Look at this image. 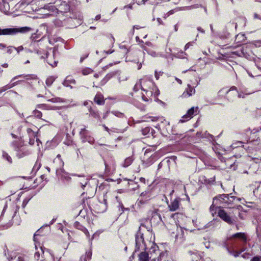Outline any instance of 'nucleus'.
I'll list each match as a JSON object with an SVG mask.
<instances>
[{"label":"nucleus","instance_id":"72a5a7b5","mask_svg":"<svg viewBox=\"0 0 261 261\" xmlns=\"http://www.w3.org/2000/svg\"><path fill=\"white\" fill-rule=\"evenodd\" d=\"M157 20H158V22H159V24H161V23H161V21H161V19H160V18H158L157 19Z\"/></svg>","mask_w":261,"mask_h":261},{"label":"nucleus","instance_id":"cd10ccee","mask_svg":"<svg viewBox=\"0 0 261 261\" xmlns=\"http://www.w3.org/2000/svg\"><path fill=\"white\" fill-rule=\"evenodd\" d=\"M91 115L93 117H95V118L98 117V115L96 113H95L94 112H91Z\"/></svg>","mask_w":261,"mask_h":261},{"label":"nucleus","instance_id":"a211bd4d","mask_svg":"<svg viewBox=\"0 0 261 261\" xmlns=\"http://www.w3.org/2000/svg\"><path fill=\"white\" fill-rule=\"evenodd\" d=\"M3 156L9 163H12V160L11 157L6 153H3Z\"/></svg>","mask_w":261,"mask_h":261},{"label":"nucleus","instance_id":"9d476101","mask_svg":"<svg viewBox=\"0 0 261 261\" xmlns=\"http://www.w3.org/2000/svg\"><path fill=\"white\" fill-rule=\"evenodd\" d=\"M94 101L98 105H102L104 103L103 96L100 94H97L94 98Z\"/></svg>","mask_w":261,"mask_h":261},{"label":"nucleus","instance_id":"0eeeda50","mask_svg":"<svg viewBox=\"0 0 261 261\" xmlns=\"http://www.w3.org/2000/svg\"><path fill=\"white\" fill-rule=\"evenodd\" d=\"M55 52L53 51L52 54L48 55L47 56V61L48 63L52 67L56 66L57 65L58 61L55 59Z\"/></svg>","mask_w":261,"mask_h":261},{"label":"nucleus","instance_id":"79ce46f5","mask_svg":"<svg viewBox=\"0 0 261 261\" xmlns=\"http://www.w3.org/2000/svg\"><path fill=\"white\" fill-rule=\"evenodd\" d=\"M36 236H37L36 235L34 236V241H36Z\"/></svg>","mask_w":261,"mask_h":261},{"label":"nucleus","instance_id":"58836bf2","mask_svg":"<svg viewBox=\"0 0 261 261\" xmlns=\"http://www.w3.org/2000/svg\"><path fill=\"white\" fill-rule=\"evenodd\" d=\"M87 184V181H86L85 182L84 184H82V186L85 187V185H86Z\"/></svg>","mask_w":261,"mask_h":261},{"label":"nucleus","instance_id":"dca6fc26","mask_svg":"<svg viewBox=\"0 0 261 261\" xmlns=\"http://www.w3.org/2000/svg\"><path fill=\"white\" fill-rule=\"evenodd\" d=\"M33 1L34 0H23L20 3H18L17 4L22 5V6H27L31 4Z\"/></svg>","mask_w":261,"mask_h":261},{"label":"nucleus","instance_id":"f257e3e1","mask_svg":"<svg viewBox=\"0 0 261 261\" xmlns=\"http://www.w3.org/2000/svg\"><path fill=\"white\" fill-rule=\"evenodd\" d=\"M140 84L142 89L145 91L148 97L151 96L153 94L155 95L159 94V90L152 81L144 79L140 81Z\"/></svg>","mask_w":261,"mask_h":261},{"label":"nucleus","instance_id":"c756f323","mask_svg":"<svg viewBox=\"0 0 261 261\" xmlns=\"http://www.w3.org/2000/svg\"><path fill=\"white\" fill-rule=\"evenodd\" d=\"M137 66L138 69H140L142 67V63H137Z\"/></svg>","mask_w":261,"mask_h":261},{"label":"nucleus","instance_id":"f704fd0d","mask_svg":"<svg viewBox=\"0 0 261 261\" xmlns=\"http://www.w3.org/2000/svg\"><path fill=\"white\" fill-rule=\"evenodd\" d=\"M100 18V15H97V16H96V17H95V19H96V20H98Z\"/></svg>","mask_w":261,"mask_h":261},{"label":"nucleus","instance_id":"4468645a","mask_svg":"<svg viewBox=\"0 0 261 261\" xmlns=\"http://www.w3.org/2000/svg\"><path fill=\"white\" fill-rule=\"evenodd\" d=\"M44 252L41 247H40V250L36 251L34 255V258L35 259L38 260L40 259L41 256L43 254Z\"/></svg>","mask_w":261,"mask_h":261},{"label":"nucleus","instance_id":"7c9ffc66","mask_svg":"<svg viewBox=\"0 0 261 261\" xmlns=\"http://www.w3.org/2000/svg\"><path fill=\"white\" fill-rule=\"evenodd\" d=\"M46 84L48 85H50L51 83H52V81L49 80V79H48L47 80H46Z\"/></svg>","mask_w":261,"mask_h":261},{"label":"nucleus","instance_id":"423d86ee","mask_svg":"<svg viewBox=\"0 0 261 261\" xmlns=\"http://www.w3.org/2000/svg\"><path fill=\"white\" fill-rule=\"evenodd\" d=\"M219 216L226 222L231 224L232 221L230 217L227 214V213L223 210H219L218 211Z\"/></svg>","mask_w":261,"mask_h":261},{"label":"nucleus","instance_id":"ddd939ff","mask_svg":"<svg viewBox=\"0 0 261 261\" xmlns=\"http://www.w3.org/2000/svg\"><path fill=\"white\" fill-rule=\"evenodd\" d=\"M16 261H29L28 257L24 254H18Z\"/></svg>","mask_w":261,"mask_h":261},{"label":"nucleus","instance_id":"5701e85b","mask_svg":"<svg viewBox=\"0 0 261 261\" xmlns=\"http://www.w3.org/2000/svg\"><path fill=\"white\" fill-rule=\"evenodd\" d=\"M162 74V73L161 72H157L156 71H155V77L156 80H158L160 77V76Z\"/></svg>","mask_w":261,"mask_h":261},{"label":"nucleus","instance_id":"7ed1b4c3","mask_svg":"<svg viewBox=\"0 0 261 261\" xmlns=\"http://www.w3.org/2000/svg\"><path fill=\"white\" fill-rule=\"evenodd\" d=\"M2 1L5 5H8L7 8L4 9L5 13L9 12L10 10V7L17 6L18 8H20L22 6V5L17 4L21 3L19 0H2Z\"/></svg>","mask_w":261,"mask_h":261},{"label":"nucleus","instance_id":"9b49d317","mask_svg":"<svg viewBox=\"0 0 261 261\" xmlns=\"http://www.w3.org/2000/svg\"><path fill=\"white\" fill-rule=\"evenodd\" d=\"M138 257L139 261H148L149 259L148 254L144 252H141Z\"/></svg>","mask_w":261,"mask_h":261},{"label":"nucleus","instance_id":"473e14b6","mask_svg":"<svg viewBox=\"0 0 261 261\" xmlns=\"http://www.w3.org/2000/svg\"><path fill=\"white\" fill-rule=\"evenodd\" d=\"M8 65L7 63H5L4 65H3V67H5V68H7V67H8Z\"/></svg>","mask_w":261,"mask_h":261},{"label":"nucleus","instance_id":"c9c22d12","mask_svg":"<svg viewBox=\"0 0 261 261\" xmlns=\"http://www.w3.org/2000/svg\"><path fill=\"white\" fill-rule=\"evenodd\" d=\"M103 127H104V128H105V130H107V131H108V130H109V128H108V127H107V126H106L105 125H103Z\"/></svg>","mask_w":261,"mask_h":261},{"label":"nucleus","instance_id":"09e8293b","mask_svg":"<svg viewBox=\"0 0 261 261\" xmlns=\"http://www.w3.org/2000/svg\"><path fill=\"white\" fill-rule=\"evenodd\" d=\"M94 76H95L96 77H97V74H95Z\"/></svg>","mask_w":261,"mask_h":261},{"label":"nucleus","instance_id":"393cba45","mask_svg":"<svg viewBox=\"0 0 261 261\" xmlns=\"http://www.w3.org/2000/svg\"><path fill=\"white\" fill-rule=\"evenodd\" d=\"M179 216H181L182 217V214H178V213H176V214H173L172 215V217L173 218V219H177L179 217Z\"/></svg>","mask_w":261,"mask_h":261},{"label":"nucleus","instance_id":"ea45409f","mask_svg":"<svg viewBox=\"0 0 261 261\" xmlns=\"http://www.w3.org/2000/svg\"><path fill=\"white\" fill-rule=\"evenodd\" d=\"M84 232H85V233L86 234H87L88 233V230H87L86 229H85Z\"/></svg>","mask_w":261,"mask_h":261},{"label":"nucleus","instance_id":"f03ea898","mask_svg":"<svg viewBox=\"0 0 261 261\" xmlns=\"http://www.w3.org/2000/svg\"><path fill=\"white\" fill-rule=\"evenodd\" d=\"M31 30V28L24 27L20 28L0 29V35H13L18 33H25Z\"/></svg>","mask_w":261,"mask_h":261},{"label":"nucleus","instance_id":"1a4fd4ad","mask_svg":"<svg viewBox=\"0 0 261 261\" xmlns=\"http://www.w3.org/2000/svg\"><path fill=\"white\" fill-rule=\"evenodd\" d=\"M195 92V90L191 87H189L187 90L182 95L183 97L186 98L192 95Z\"/></svg>","mask_w":261,"mask_h":261},{"label":"nucleus","instance_id":"412c9836","mask_svg":"<svg viewBox=\"0 0 261 261\" xmlns=\"http://www.w3.org/2000/svg\"><path fill=\"white\" fill-rule=\"evenodd\" d=\"M8 5H5L2 0L0 1V9L4 12V9L5 8H7Z\"/></svg>","mask_w":261,"mask_h":261},{"label":"nucleus","instance_id":"37998d69","mask_svg":"<svg viewBox=\"0 0 261 261\" xmlns=\"http://www.w3.org/2000/svg\"><path fill=\"white\" fill-rule=\"evenodd\" d=\"M223 197H225V195H221L220 196V198L223 199Z\"/></svg>","mask_w":261,"mask_h":261},{"label":"nucleus","instance_id":"c03bdc74","mask_svg":"<svg viewBox=\"0 0 261 261\" xmlns=\"http://www.w3.org/2000/svg\"><path fill=\"white\" fill-rule=\"evenodd\" d=\"M130 161V159H127L126 161Z\"/></svg>","mask_w":261,"mask_h":261},{"label":"nucleus","instance_id":"2f4dec72","mask_svg":"<svg viewBox=\"0 0 261 261\" xmlns=\"http://www.w3.org/2000/svg\"><path fill=\"white\" fill-rule=\"evenodd\" d=\"M176 80L177 81V82L179 84H181V81L177 78H176Z\"/></svg>","mask_w":261,"mask_h":261},{"label":"nucleus","instance_id":"b1692460","mask_svg":"<svg viewBox=\"0 0 261 261\" xmlns=\"http://www.w3.org/2000/svg\"><path fill=\"white\" fill-rule=\"evenodd\" d=\"M14 49L17 51V53H19L20 51H22L23 49V47L22 46H20L18 47H14Z\"/></svg>","mask_w":261,"mask_h":261},{"label":"nucleus","instance_id":"3c124183","mask_svg":"<svg viewBox=\"0 0 261 261\" xmlns=\"http://www.w3.org/2000/svg\"><path fill=\"white\" fill-rule=\"evenodd\" d=\"M11 259H12L13 258V256L12 255H11Z\"/></svg>","mask_w":261,"mask_h":261},{"label":"nucleus","instance_id":"4be33fe9","mask_svg":"<svg viewBox=\"0 0 261 261\" xmlns=\"http://www.w3.org/2000/svg\"><path fill=\"white\" fill-rule=\"evenodd\" d=\"M250 261H261V256H254Z\"/></svg>","mask_w":261,"mask_h":261},{"label":"nucleus","instance_id":"49530a36","mask_svg":"<svg viewBox=\"0 0 261 261\" xmlns=\"http://www.w3.org/2000/svg\"><path fill=\"white\" fill-rule=\"evenodd\" d=\"M29 62H29V60H28V61H27L25 62V63H29Z\"/></svg>","mask_w":261,"mask_h":261},{"label":"nucleus","instance_id":"864d4df0","mask_svg":"<svg viewBox=\"0 0 261 261\" xmlns=\"http://www.w3.org/2000/svg\"><path fill=\"white\" fill-rule=\"evenodd\" d=\"M73 83H75L74 80H73Z\"/></svg>","mask_w":261,"mask_h":261},{"label":"nucleus","instance_id":"20e7f679","mask_svg":"<svg viewBox=\"0 0 261 261\" xmlns=\"http://www.w3.org/2000/svg\"><path fill=\"white\" fill-rule=\"evenodd\" d=\"M198 112V108L197 107H192L188 111L186 114L182 116V119H181L180 121L181 122H184L185 121L189 120L192 118H193L194 115L197 114Z\"/></svg>","mask_w":261,"mask_h":261},{"label":"nucleus","instance_id":"6ab92c4d","mask_svg":"<svg viewBox=\"0 0 261 261\" xmlns=\"http://www.w3.org/2000/svg\"><path fill=\"white\" fill-rule=\"evenodd\" d=\"M219 199L217 197L215 198L213 200V203L212 206H211V211L212 212L214 210V207H215V204H218L217 201H218Z\"/></svg>","mask_w":261,"mask_h":261},{"label":"nucleus","instance_id":"6e6552de","mask_svg":"<svg viewBox=\"0 0 261 261\" xmlns=\"http://www.w3.org/2000/svg\"><path fill=\"white\" fill-rule=\"evenodd\" d=\"M179 200L175 199L169 204L168 207L170 211L173 212L176 211L179 208Z\"/></svg>","mask_w":261,"mask_h":261},{"label":"nucleus","instance_id":"a878e982","mask_svg":"<svg viewBox=\"0 0 261 261\" xmlns=\"http://www.w3.org/2000/svg\"><path fill=\"white\" fill-rule=\"evenodd\" d=\"M13 49H14V47L12 46H9L7 48V53L9 54H11Z\"/></svg>","mask_w":261,"mask_h":261},{"label":"nucleus","instance_id":"39448f33","mask_svg":"<svg viewBox=\"0 0 261 261\" xmlns=\"http://www.w3.org/2000/svg\"><path fill=\"white\" fill-rule=\"evenodd\" d=\"M136 247L139 248L142 247L144 248V238L143 234L140 232V230L137 232L136 236Z\"/></svg>","mask_w":261,"mask_h":261},{"label":"nucleus","instance_id":"de8ad7c7","mask_svg":"<svg viewBox=\"0 0 261 261\" xmlns=\"http://www.w3.org/2000/svg\"><path fill=\"white\" fill-rule=\"evenodd\" d=\"M232 91V90H230L229 91L228 93H230L231 91Z\"/></svg>","mask_w":261,"mask_h":261},{"label":"nucleus","instance_id":"f8f14e48","mask_svg":"<svg viewBox=\"0 0 261 261\" xmlns=\"http://www.w3.org/2000/svg\"><path fill=\"white\" fill-rule=\"evenodd\" d=\"M154 253L156 255H158V256L157 257H155L153 256V255L152 254H151V255L150 258H152L151 261H160L162 253L160 252L159 250H156Z\"/></svg>","mask_w":261,"mask_h":261},{"label":"nucleus","instance_id":"a19ab883","mask_svg":"<svg viewBox=\"0 0 261 261\" xmlns=\"http://www.w3.org/2000/svg\"><path fill=\"white\" fill-rule=\"evenodd\" d=\"M113 52V50H111V51H107V54H111V53H112Z\"/></svg>","mask_w":261,"mask_h":261},{"label":"nucleus","instance_id":"bb28decb","mask_svg":"<svg viewBox=\"0 0 261 261\" xmlns=\"http://www.w3.org/2000/svg\"><path fill=\"white\" fill-rule=\"evenodd\" d=\"M242 257H243L244 258H249L250 256V255L249 253H244L242 255Z\"/></svg>","mask_w":261,"mask_h":261},{"label":"nucleus","instance_id":"2eb2a0df","mask_svg":"<svg viewBox=\"0 0 261 261\" xmlns=\"http://www.w3.org/2000/svg\"><path fill=\"white\" fill-rule=\"evenodd\" d=\"M231 238H240L244 241L246 240V237L245 233L242 232H238L233 234Z\"/></svg>","mask_w":261,"mask_h":261},{"label":"nucleus","instance_id":"4c0bfd02","mask_svg":"<svg viewBox=\"0 0 261 261\" xmlns=\"http://www.w3.org/2000/svg\"><path fill=\"white\" fill-rule=\"evenodd\" d=\"M142 98L144 99V100H145V101H148V99H147V98H146V99H145V95H144V94H143V96H142Z\"/></svg>","mask_w":261,"mask_h":261},{"label":"nucleus","instance_id":"8fccbe9b","mask_svg":"<svg viewBox=\"0 0 261 261\" xmlns=\"http://www.w3.org/2000/svg\"><path fill=\"white\" fill-rule=\"evenodd\" d=\"M106 117V114L104 116L103 118H105Z\"/></svg>","mask_w":261,"mask_h":261},{"label":"nucleus","instance_id":"603ef678","mask_svg":"<svg viewBox=\"0 0 261 261\" xmlns=\"http://www.w3.org/2000/svg\"><path fill=\"white\" fill-rule=\"evenodd\" d=\"M35 247H36V249H37V246L36 244H35Z\"/></svg>","mask_w":261,"mask_h":261},{"label":"nucleus","instance_id":"c85d7f7f","mask_svg":"<svg viewBox=\"0 0 261 261\" xmlns=\"http://www.w3.org/2000/svg\"><path fill=\"white\" fill-rule=\"evenodd\" d=\"M6 47V45L3 43H0V49H4Z\"/></svg>","mask_w":261,"mask_h":261},{"label":"nucleus","instance_id":"aec40b11","mask_svg":"<svg viewBox=\"0 0 261 261\" xmlns=\"http://www.w3.org/2000/svg\"><path fill=\"white\" fill-rule=\"evenodd\" d=\"M34 114L35 116L37 117H40L42 115L41 112L38 110H35L34 111Z\"/></svg>","mask_w":261,"mask_h":261},{"label":"nucleus","instance_id":"a18cd8bd","mask_svg":"<svg viewBox=\"0 0 261 261\" xmlns=\"http://www.w3.org/2000/svg\"><path fill=\"white\" fill-rule=\"evenodd\" d=\"M178 222H179L178 221H177V222L175 221V223L176 224V225H178Z\"/></svg>","mask_w":261,"mask_h":261},{"label":"nucleus","instance_id":"f3484780","mask_svg":"<svg viewBox=\"0 0 261 261\" xmlns=\"http://www.w3.org/2000/svg\"><path fill=\"white\" fill-rule=\"evenodd\" d=\"M92 70L90 68H86L83 70L82 73L84 75H88L92 72Z\"/></svg>","mask_w":261,"mask_h":261},{"label":"nucleus","instance_id":"e433bc0d","mask_svg":"<svg viewBox=\"0 0 261 261\" xmlns=\"http://www.w3.org/2000/svg\"><path fill=\"white\" fill-rule=\"evenodd\" d=\"M239 254H240V253H237L234 254V256L235 257H237V256H238L239 255Z\"/></svg>","mask_w":261,"mask_h":261}]
</instances>
